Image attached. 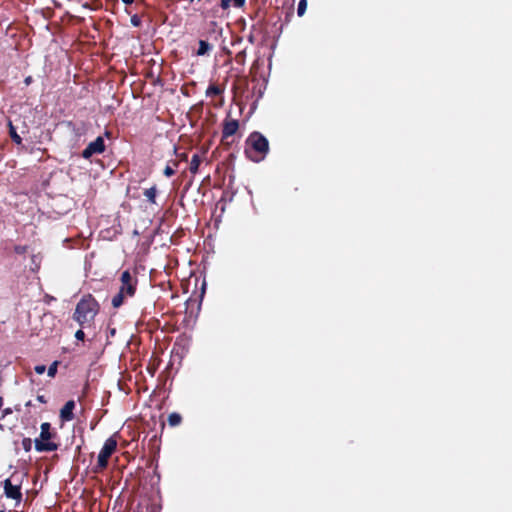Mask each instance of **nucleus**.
<instances>
[{"instance_id":"obj_1","label":"nucleus","mask_w":512,"mask_h":512,"mask_svg":"<svg viewBox=\"0 0 512 512\" xmlns=\"http://www.w3.org/2000/svg\"><path fill=\"white\" fill-rule=\"evenodd\" d=\"M100 309L99 303L91 294L84 295L77 303L73 319L82 327L91 326Z\"/></svg>"},{"instance_id":"obj_2","label":"nucleus","mask_w":512,"mask_h":512,"mask_svg":"<svg viewBox=\"0 0 512 512\" xmlns=\"http://www.w3.org/2000/svg\"><path fill=\"white\" fill-rule=\"evenodd\" d=\"M268 152V139L258 131L252 132L246 139L245 154L247 157L254 162H259L265 158Z\"/></svg>"},{"instance_id":"obj_3","label":"nucleus","mask_w":512,"mask_h":512,"mask_svg":"<svg viewBox=\"0 0 512 512\" xmlns=\"http://www.w3.org/2000/svg\"><path fill=\"white\" fill-rule=\"evenodd\" d=\"M120 288L119 292L112 298V306L119 308L126 297H133L136 293L138 279L133 277L129 270L122 272L120 277Z\"/></svg>"},{"instance_id":"obj_4","label":"nucleus","mask_w":512,"mask_h":512,"mask_svg":"<svg viewBox=\"0 0 512 512\" xmlns=\"http://www.w3.org/2000/svg\"><path fill=\"white\" fill-rule=\"evenodd\" d=\"M40 437L35 439V449L38 452H53L56 451L59 445L55 442L50 441L56 436V433L51 432V425L48 422L41 424Z\"/></svg>"},{"instance_id":"obj_5","label":"nucleus","mask_w":512,"mask_h":512,"mask_svg":"<svg viewBox=\"0 0 512 512\" xmlns=\"http://www.w3.org/2000/svg\"><path fill=\"white\" fill-rule=\"evenodd\" d=\"M116 449L117 439L116 434H114L104 442V445L98 455L97 464L92 469L94 473H100L107 468L109 458L116 451Z\"/></svg>"},{"instance_id":"obj_6","label":"nucleus","mask_w":512,"mask_h":512,"mask_svg":"<svg viewBox=\"0 0 512 512\" xmlns=\"http://www.w3.org/2000/svg\"><path fill=\"white\" fill-rule=\"evenodd\" d=\"M4 494L7 498L13 499L18 505L22 501V492L20 484H13L10 478L3 482Z\"/></svg>"},{"instance_id":"obj_7","label":"nucleus","mask_w":512,"mask_h":512,"mask_svg":"<svg viewBox=\"0 0 512 512\" xmlns=\"http://www.w3.org/2000/svg\"><path fill=\"white\" fill-rule=\"evenodd\" d=\"M105 151L104 139L99 136L94 141L90 142L86 148L82 151V157L84 159L91 158L94 154H101Z\"/></svg>"},{"instance_id":"obj_8","label":"nucleus","mask_w":512,"mask_h":512,"mask_svg":"<svg viewBox=\"0 0 512 512\" xmlns=\"http://www.w3.org/2000/svg\"><path fill=\"white\" fill-rule=\"evenodd\" d=\"M222 126V142H224L225 139L236 134L239 129V122L236 119H231L228 115L224 119Z\"/></svg>"},{"instance_id":"obj_9","label":"nucleus","mask_w":512,"mask_h":512,"mask_svg":"<svg viewBox=\"0 0 512 512\" xmlns=\"http://www.w3.org/2000/svg\"><path fill=\"white\" fill-rule=\"evenodd\" d=\"M75 408L74 400H69L60 410V418L62 421H71L74 419L73 410Z\"/></svg>"},{"instance_id":"obj_10","label":"nucleus","mask_w":512,"mask_h":512,"mask_svg":"<svg viewBox=\"0 0 512 512\" xmlns=\"http://www.w3.org/2000/svg\"><path fill=\"white\" fill-rule=\"evenodd\" d=\"M225 91V87L221 86L216 83H210L208 88L205 91L206 97L213 98V97H221L223 96Z\"/></svg>"},{"instance_id":"obj_11","label":"nucleus","mask_w":512,"mask_h":512,"mask_svg":"<svg viewBox=\"0 0 512 512\" xmlns=\"http://www.w3.org/2000/svg\"><path fill=\"white\" fill-rule=\"evenodd\" d=\"M157 194H158V189H157L156 185H154L150 188H147L143 191L144 197L146 198L147 202H149L150 204H156Z\"/></svg>"},{"instance_id":"obj_12","label":"nucleus","mask_w":512,"mask_h":512,"mask_svg":"<svg viewBox=\"0 0 512 512\" xmlns=\"http://www.w3.org/2000/svg\"><path fill=\"white\" fill-rule=\"evenodd\" d=\"M201 164V158L198 154H194L191 158L189 170L192 174H196L198 172L199 166Z\"/></svg>"},{"instance_id":"obj_13","label":"nucleus","mask_w":512,"mask_h":512,"mask_svg":"<svg viewBox=\"0 0 512 512\" xmlns=\"http://www.w3.org/2000/svg\"><path fill=\"white\" fill-rule=\"evenodd\" d=\"M211 49H212V46L207 41L200 40L196 55L203 56V55L207 54Z\"/></svg>"},{"instance_id":"obj_14","label":"nucleus","mask_w":512,"mask_h":512,"mask_svg":"<svg viewBox=\"0 0 512 512\" xmlns=\"http://www.w3.org/2000/svg\"><path fill=\"white\" fill-rule=\"evenodd\" d=\"M182 422V416L179 413L173 412L168 416V424L171 427L178 426Z\"/></svg>"},{"instance_id":"obj_15","label":"nucleus","mask_w":512,"mask_h":512,"mask_svg":"<svg viewBox=\"0 0 512 512\" xmlns=\"http://www.w3.org/2000/svg\"><path fill=\"white\" fill-rule=\"evenodd\" d=\"M9 135L13 142L20 145L22 143V138L17 133L16 128L12 125L11 122H9Z\"/></svg>"},{"instance_id":"obj_16","label":"nucleus","mask_w":512,"mask_h":512,"mask_svg":"<svg viewBox=\"0 0 512 512\" xmlns=\"http://www.w3.org/2000/svg\"><path fill=\"white\" fill-rule=\"evenodd\" d=\"M33 266L30 267V269L34 272H36L40 267L41 257L39 255L33 254L31 257Z\"/></svg>"},{"instance_id":"obj_17","label":"nucleus","mask_w":512,"mask_h":512,"mask_svg":"<svg viewBox=\"0 0 512 512\" xmlns=\"http://www.w3.org/2000/svg\"><path fill=\"white\" fill-rule=\"evenodd\" d=\"M161 226H158L157 229L155 230H152V231H149L147 233V235H144L143 238H144V241L142 242V244H147V245H150L152 242H153V234H155L158 229L160 228Z\"/></svg>"},{"instance_id":"obj_18","label":"nucleus","mask_w":512,"mask_h":512,"mask_svg":"<svg viewBox=\"0 0 512 512\" xmlns=\"http://www.w3.org/2000/svg\"><path fill=\"white\" fill-rule=\"evenodd\" d=\"M307 8V0H300L297 7L298 16H303Z\"/></svg>"},{"instance_id":"obj_19","label":"nucleus","mask_w":512,"mask_h":512,"mask_svg":"<svg viewBox=\"0 0 512 512\" xmlns=\"http://www.w3.org/2000/svg\"><path fill=\"white\" fill-rule=\"evenodd\" d=\"M22 447L26 452H30L32 449V440L31 438L25 437L22 440Z\"/></svg>"},{"instance_id":"obj_20","label":"nucleus","mask_w":512,"mask_h":512,"mask_svg":"<svg viewBox=\"0 0 512 512\" xmlns=\"http://www.w3.org/2000/svg\"><path fill=\"white\" fill-rule=\"evenodd\" d=\"M57 365H58V362H57V361H55V362H53V363L49 366V368H48V370H47V373H48V376H49V377H54V376L56 375V373H57Z\"/></svg>"},{"instance_id":"obj_21","label":"nucleus","mask_w":512,"mask_h":512,"mask_svg":"<svg viewBox=\"0 0 512 512\" xmlns=\"http://www.w3.org/2000/svg\"><path fill=\"white\" fill-rule=\"evenodd\" d=\"M29 247L24 245H16L15 248H14V251L17 253V254H24L28 251Z\"/></svg>"},{"instance_id":"obj_22","label":"nucleus","mask_w":512,"mask_h":512,"mask_svg":"<svg viewBox=\"0 0 512 512\" xmlns=\"http://www.w3.org/2000/svg\"><path fill=\"white\" fill-rule=\"evenodd\" d=\"M164 175L166 177H171L175 174V170L173 167H171L170 165H167L165 168H164V171H163Z\"/></svg>"},{"instance_id":"obj_23","label":"nucleus","mask_w":512,"mask_h":512,"mask_svg":"<svg viewBox=\"0 0 512 512\" xmlns=\"http://www.w3.org/2000/svg\"><path fill=\"white\" fill-rule=\"evenodd\" d=\"M131 24L135 27H138L141 25V20L137 15H133L131 17Z\"/></svg>"},{"instance_id":"obj_24","label":"nucleus","mask_w":512,"mask_h":512,"mask_svg":"<svg viewBox=\"0 0 512 512\" xmlns=\"http://www.w3.org/2000/svg\"><path fill=\"white\" fill-rule=\"evenodd\" d=\"M244 58H245V52L244 51L237 53L236 56H235V60H236L237 63H243L244 62Z\"/></svg>"},{"instance_id":"obj_25","label":"nucleus","mask_w":512,"mask_h":512,"mask_svg":"<svg viewBox=\"0 0 512 512\" xmlns=\"http://www.w3.org/2000/svg\"><path fill=\"white\" fill-rule=\"evenodd\" d=\"M75 338H76L77 340L83 341V340H84V338H85V333H84V331H83L82 329L77 330V331H76V333H75Z\"/></svg>"},{"instance_id":"obj_26","label":"nucleus","mask_w":512,"mask_h":512,"mask_svg":"<svg viewBox=\"0 0 512 512\" xmlns=\"http://www.w3.org/2000/svg\"><path fill=\"white\" fill-rule=\"evenodd\" d=\"M45 370H46V367H45L44 365H37V366L35 367V372H36L37 374H39V375H40V374H43V373L45 372Z\"/></svg>"},{"instance_id":"obj_27","label":"nucleus","mask_w":512,"mask_h":512,"mask_svg":"<svg viewBox=\"0 0 512 512\" xmlns=\"http://www.w3.org/2000/svg\"><path fill=\"white\" fill-rule=\"evenodd\" d=\"M231 2H232V0H221V7L223 9H227V8H229Z\"/></svg>"},{"instance_id":"obj_28","label":"nucleus","mask_w":512,"mask_h":512,"mask_svg":"<svg viewBox=\"0 0 512 512\" xmlns=\"http://www.w3.org/2000/svg\"><path fill=\"white\" fill-rule=\"evenodd\" d=\"M235 7H242L245 4V0H232Z\"/></svg>"},{"instance_id":"obj_29","label":"nucleus","mask_w":512,"mask_h":512,"mask_svg":"<svg viewBox=\"0 0 512 512\" xmlns=\"http://www.w3.org/2000/svg\"><path fill=\"white\" fill-rule=\"evenodd\" d=\"M33 79H32V76H27L25 79H24V83L26 86L30 85L32 83Z\"/></svg>"},{"instance_id":"obj_30","label":"nucleus","mask_w":512,"mask_h":512,"mask_svg":"<svg viewBox=\"0 0 512 512\" xmlns=\"http://www.w3.org/2000/svg\"><path fill=\"white\" fill-rule=\"evenodd\" d=\"M168 215L172 216V215H173V213H172V212H170V211H166V213H165V217H164L161 221H164V220L169 221V220H170V217H169Z\"/></svg>"},{"instance_id":"obj_31","label":"nucleus","mask_w":512,"mask_h":512,"mask_svg":"<svg viewBox=\"0 0 512 512\" xmlns=\"http://www.w3.org/2000/svg\"><path fill=\"white\" fill-rule=\"evenodd\" d=\"M123 3H125L126 5H130L134 2V0H122Z\"/></svg>"},{"instance_id":"obj_32","label":"nucleus","mask_w":512,"mask_h":512,"mask_svg":"<svg viewBox=\"0 0 512 512\" xmlns=\"http://www.w3.org/2000/svg\"><path fill=\"white\" fill-rule=\"evenodd\" d=\"M144 232H145V231H143V232H139L137 229H135V230L133 231V234H134V235H140V234H144Z\"/></svg>"},{"instance_id":"obj_33","label":"nucleus","mask_w":512,"mask_h":512,"mask_svg":"<svg viewBox=\"0 0 512 512\" xmlns=\"http://www.w3.org/2000/svg\"><path fill=\"white\" fill-rule=\"evenodd\" d=\"M37 399L38 401L45 403L44 396H38Z\"/></svg>"},{"instance_id":"obj_34","label":"nucleus","mask_w":512,"mask_h":512,"mask_svg":"<svg viewBox=\"0 0 512 512\" xmlns=\"http://www.w3.org/2000/svg\"><path fill=\"white\" fill-rule=\"evenodd\" d=\"M10 413H11V409L7 408L4 410V415L10 414Z\"/></svg>"},{"instance_id":"obj_35","label":"nucleus","mask_w":512,"mask_h":512,"mask_svg":"<svg viewBox=\"0 0 512 512\" xmlns=\"http://www.w3.org/2000/svg\"><path fill=\"white\" fill-rule=\"evenodd\" d=\"M223 105V98L221 99L219 104H215L216 107H221Z\"/></svg>"},{"instance_id":"obj_36","label":"nucleus","mask_w":512,"mask_h":512,"mask_svg":"<svg viewBox=\"0 0 512 512\" xmlns=\"http://www.w3.org/2000/svg\"><path fill=\"white\" fill-rule=\"evenodd\" d=\"M115 332H116V329H115V328H112V329L110 330L111 335H114V334H115Z\"/></svg>"},{"instance_id":"obj_37","label":"nucleus","mask_w":512,"mask_h":512,"mask_svg":"<svg viewBox=\"0 0 512 512\" xmlns=\"http://www.w3.org/2000/svg\"><path fill=\"white\" fill-rule=\"evenodd\" d=\"M0 512H4V511H0Z\"/></svg>"}]
</instances>
